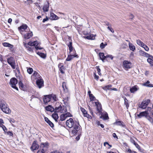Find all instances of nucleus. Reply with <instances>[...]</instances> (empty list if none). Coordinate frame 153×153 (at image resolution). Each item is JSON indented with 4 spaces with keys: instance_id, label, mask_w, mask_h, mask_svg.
Here are the masks:
<instances>
[{
    "instance_id": "obj_1",
    "label": "nucleus",
    "mask_w": 153,
    "mask_h": 153,
    "mask_svg": "<svg viewBox=\"0 0 153 153\" xmlns=\"http://www.w3.org/2000/svg\"><path fill=\"white\" fill-rule=\"evenodd\" d=\"M24 43L25 46L27 50L31 52H33V48L29 46H35V48L37 50H41L43 49L42 48L40 47L37 41H34L33 42H29L27 44Z\"/></svg>"
},
{
    "instance_id": "obj_2",
    "label": "nucleus",
    "mask_w": 153,
    "mask_h": 153,
    "mask_svg": "<svg viewBox=\"0 0 153 153\" xmlns=\"http://www.w3.org/2000/svg\"><path fill=\"white\" fill-rule=\"evenodd\" d=\"M0 108L2 111L6 114H9L11 110L9 108L7 104L5 102H1L0 104Z\"/></svg>"
},
{
    "instance_id": "obj_3",
    "label": "nucleus",
    "mask_w": 153,
    "mask_h": 153,
    "mask_svg": "<svg viewBox=\"0 0 153 153\" xmlns=\"http://www.w3.org/2000/svg\"><path fill=\"white\" fill-rule=\"evenodd\" d=\"M49 147V144L48 143H42L40 146V149H39L37 153H45Z\"/></svg>"
},
{
    "instance_id": "obj_4",
    "label": "nucleus",
    "mask_w": 153,
    "mask_h": 153,
    "mask_svg": "<svg viewBox=\"0 0 153 153\" xmlns=\"http://www.w3.org/2000/svg\"><path fill=\"white\" fill-rule=\"evenodd\" d=\"M152 110V108L148 107L146 108L145 111L140 113L139 114H137V116L140 118H141L143 117H145L146 118L147 115L150 114Z\"/></svg>"
},
{
    "instance_id": "obj_5",
    "label": "nucleus",
    "mask_w": 153,
    "mask_h": 153,
    "mask_svg": "<svg viewBox=\"0 0 153 153\" xmlns=\"http://www.w3.org/2000/svg\"><path fill=\"white\" fill-rule=\"evenodd\" d=\"M73 127V129L72 130V132L74 135L76 134L78 131H79L81 128V126L79 124L78 121H75L74 125Z\"/></svg>"
},
{
    "instance_id": "obj_6",
    "label": "nucleus",
    "mask_w": 153,
    "mask_h": 153,
    "mask_svg": "<svg viewBox=\"0 0 153 153\" xmlns=\"http://www.w3.org/2000/svg\"><path fill=\"white\" fill-rule=\"evenodd\" d=\"M55 112L60 113H64L67 111L66 108L64 106H62L60 105L58 107L55 108Z\"/></svg>"
},
{
    "instance_id": "obj_7",
    "label": "nucleus",
    "mask_w": 153,
    "mask_h": 153,
    "mask_svg": "<svg viewBox=\"0 0 153 153\" xmlns=\"http://www.w3.org/2000/svg\"><path fill=\"white\" fill-rule=\"evenodd\" d=\"M18 82L17 80L15 78H12L10 79V84L13 88L18 90V88L16 86V85Z\"/></svg>"
},
{
    "instance_id": "obj_8",
    "label": "nucleus",
    "mask_w": 153,
    "mask_h": 153,
    "mask_svg": "<svg viewBox=\"0 0 153 153\" xmlns=\"http://www.w3.org/2000/svg\"><path fill=\"white\" fill-rule=\"evenodd\" d=\"M42 77L36 71H35L31 76V79L33 81H37Z\"/></svg>"
},
{
    "instance_id": "obj_9",
    "label": "nucleus",
    "mask_w": 153,
    "mask_h": 153,
    "mask_svg": "<svg viewBox=\"0 0 153 153\" xmlns=\"http://www.w3.org/2000/svg\"><path fill=\"white\" fill-rule=\"evenodd\" d=\"M75 121H74L73 119L72 118H70V119L67 120L66 123V126L69 128H71L74 125Z\"/></svg>"
},
{
    "instance_id": "obj_10",
    "label": "nucleus",
    "mask_w": 153,
    "mask_h": 153,
    "mask_svg": "<svg viewBox=\"0 0 153 153\" xmlns=\"http://www.w3.org/2000/svg\"><path fill=\"white\" fill-rule=\"evenodd\" d=\"M150 102V100L149 99H147L143 101L139 105V108L143 109L146 108Z\"/></svg>"
},
{
    "instance_id": "obj_11",
    "label": "nucleus",
    "mask_w": 153,
    "mask_h": 153,
    "mask_svg": "<svg viewBox=\"0 0 153 153\" xmlns=\"http://www.w3.org/2000/svg\"><path fill=\"white\" fill-rule=\"evenodd\" d=\"M7 61L8 63L10 65L13 69H15V63L13 58L12 57H10L7 59Z\"/></svg>"
},
{
    "instance_id": "obj_12",
    "label": "nucleus",
    "mask_w": 153,
    "mask_h": 153,
    "mask_svg": "<svg viewBox=\"0 0 153 153\" xmlns=\"http://www.w3.org/2000/svg\"><path fill=\"white\" fill-rule=\"evenodd\" d=\"M95 103L96 106V108L97 111V113H101L102 109L101 104L98 102H95Z\"/></svg>"
},
{
    "instance_id": "obj_13",
    "label": "nucleus",
    "mask_w": 153,
    "mask_h": 153,
    "mask_svg": "<svg viewBox=\"0 0 153 153\" xmlns=\"http://www.w3.org/2000/svg\"><path fill=\"white\" fill-rule=\"evenodd\" d=\"M123 67L125 68L129 69L131 65V62L127 60H125L123 62Z\"/></svg>"
},
{
    "instance_id": "obj_14",
    "label": "nucleus",
    "mask_w": 153,
    "mask_h": 153,
    "mask_svg": "<svg viewBox=\"0 0 153 153\" xmlns=\"http://www.w3.org/2000/svg\"><path fill=\"white\" fill-rule=\"evenodd\" d=\"M36 82V85L39 88H40L44 86V81L42 78Z\"/></svg>"
},
{
    "instance_id": "obj_15",
    "label": "nucleus",
    "mask_w": 153,
    "mask_h": 153,
    "mask_svg": "<svg viewBox=\"0 0 153 153\" xmlns=\"http://www.w3.org/2000/svg\"><path fill=\"white\" fill-rule=\"evenodd\" d=\"M33 35L32 32L29 31L27 33H24L23 34L24 38L25 39H30Z\"/></svg>"
},
{
    "instance_id": "obj_16",
    "label": "nucleus",
    "mask_w": 153,
    "mask_h": 153,
    "mask_svg": "<svg viewBox=\"0 0 153 153\" xmlns=\"http://www.w3.org/2000/svg\"><path fill=\"white\" fill-rule=\"evenodd\" d=\"M146 119L151 123H153V113L151 111L148 115H147Z\"/></svg>"
},
{
    "instance_id": "obj_17",
    "label": "nucleus",
    "mask_w": 153,
    "mask_h": 153,
    "mask_svg": "<svg viewBox=\"0 0 153 153\" xmlns=\"http://www.w3.org/2000/svg\"><path fill=\"white\" fill-rule=\"evenodd\" d=\"M63 97L62 101L64 103L65 105L67 106L68 105V100L69 97L68 95H67V96H65L64 95H63Z\"/></svg>"
},
{
    "instance_id": "obj_18",
    "label": "nucleus",
    "mask_w": 153,
    "mask_h": 153,
    "mask_svg": "<svg viewBox=\"0 0 153 153\" xmlns=\"http://www.w3.org/2000/svg\"><path fill=\"white\" fill-rule=\"evenodd\" d=\"M74 57H78V56L76 54H73L71 53L70 55H68L67 58L66 59V60L67 61H71Z\"/></svg>"
},
{
    "instance_id": "obj_19",
    "label": "nucleus",
    "mask_w": 153,
    "mask_h": 153,
    "mask_svg": "<svg viewBox=\"0 0 153 153\" xmlns=\"http://www.w3.org/2000/svg\"><path fill=\"white\" fill-rule=\"evenodd\" d=\"M139 89V88L137 85H135L130 89V91L131 93H134Z\"/></svg>"
},
{
    "instance_id": "obj_20",
    "label": "nucleus",
    "mask_w": 153,
    "mask_h": 153,
    "mask_svg": "<svg viewBox=\"0 0 153 153\" xmlns=\"http://www.w3.org/2000/svg\"><path fill=\"white\" fill-rule=\"evenodd\" d=\"M50 19L53 20H56L59 19V17L52 12H50Z\"/></svg>"
},
{
    "instance_id": "obj_21",
    "label": "nucleus",
    "mask_w": 153,
    "mask_h": 153,
    "mask_svg": "<svg viewBox=\"0 0 153 153\" xmlns=\"http://www.w3.org/2000/svg\"><path fill=\"white\" fill-rule=\"evenodd\" d=\"M39 148L38 145L36 144L35 141H34L31 147V149L33 151Z\"/></svg>"
},
{
    "instance_id": "obj_22",
    "label": "nucleus",
    "mask_w": 153,
    "mask_h": 153,
    "mask_svg": "<svg viewBox=\"0 0 153 153\" xmlns=\"http://www.w3.org/2000/svg\"><path fill=\"white\" fill-rule=\"evenodd\" d=\"M49 3L48 1H47V4H45L43 7V10L45 12H47L49 10Z\"/></svg>"
},
{
    "instance_id": "obj_23",
    "label": "nucleus",
    "mask_w": 153,
    "mask_h": 153,
    "mask_svg": "<svg viewBox=\"0 0 153 153\" xmlns=\"http://www.w3.org/2000/svg\"><path fill=\"white\" fill-rule=\"evenodd\" d=\"M51 100L50 95H46L45 96L44 98V102L45 104L50 102Z\"/></svg>"
},
{
    "instance_id": "obj_24",
    "label": "nucleus",
    "mask_w": 153,
    "mask_h": 153,
    "mask_svg": "<svg viewBox=\"0 0 153 153\" xmlns=\"http://www.w3.org/2000/svg\"><path fill=\"white\" fill-rule=\"evenodd\" d=\"M114 125H116L117 126H122L123 127H125V125L124 123L122 121H116L115 123H114Z\"/></svg>"
},
{
    "instance_id": "obj_25",
    "label": "nucleus",
    "mask_w": 153,
    "mask_h": 153,
    "mask_svg": "<svg viewBox=\"0 0 153 153\" xmlns=\"http://www.w3.org/2000/svg\"><path fill=\"white\" fill-rule=\"evenodd\" d=\"M27 26L26 24H23L20 27L18 28V29L20 30L21 32H23L24 30L25 32H26L25 30L27 29Z\"/></svg>"
},
{
    "instance_id": "obj_26",
    "label": "nucleus",
    "mask_w": 153,
    "mask_h": 153,
    "mask_svg": "<svg viewBox=\"0 0 153 153\" xmlns=\"http://www.w3.org/2000/svg\"><path fill=\"white\" fill-rule=\"evenodd\" d=\"M62 65V63H60L58 65V66L60 72L62 74H64L65 73L64 71L65 68Z\"/></svg>"
},
{
    "instance_id": "obj_27",
    "label": "nucleus",
    "mask_w": 153,
    "mask_h": 153,
    "mask_svg": "<svg viewBox=\"0 0 153 153\" xmlns=\"http://www.w3.org/2000/svg\"><path fill=\"white\" fill-rule=\"evenodd\" d=\"M45 109L47 111L53 112L55 110V109L52 107L51 105H49L45 107Z\"/></svg>"
},
{
    "instance_id": "obj_28",
    "label": "nucleus",
    "mask_w": 153,
    "mask_h": 153,
    "mask_svg": "<svg viewBox=\"0 0 153 153\" xmlns=\"http://www.w3.org/2000/svg\"><path fill=\"white\" fill-rule=\"evenodd\" d=\"M45 120L51 127L53 128L54 127L53 124L49 120L48 118L45 117Z\"/></svg>"
},
{
    "instance_id": "obj_29",
    "label": "nucleus",
    "mask_w": 153,
    "mask_h": 153,
    "mask_svg": "<svg viewBox=\"0 0 153 153\" xmlns=\"http://www.w3.org/2000/svg\"><path fill=\"white\" fill-rule=\"evenodd\" d=\"M147 61L149 63L151 66L153 67V56L149 57L147 59Z\"/></svg>"
},
{
    "instance_id": "obj_30",
    "label": "nucleus",
    "mask_w": 153,
    "mask_h": 153,
    "mask_svg": "<svg viewBox=\"0 0 153 153\" xmlns=\"http://www.w3.org/2000/svg\"><path fill=\"white\" fill-rule=\"evenodd\" d=\"M100 59L102 60L103 62H104V60L106 58L105 56L104 55V54L103 53H99Z\"/></svg>"
},
{
    "instance_id": "obj_31",
    "label": "nucleus",
    "mask_w": 153,
    "mask_h": 153,
    "mask_svg": "<svg viewBox=\"0 0 153 153\" xmlns=\"http://www.w3.org/2000/svg\"><path fill=\"white\" fill-rule=\"evenodd\" d=\"M101 118H102L103 120H106L109 119L108 114L106 112H104L101 116Z\"/></svg>"
},
{
    "instance_id": "obj_32",
    "label": "nucleus",
    "mask_w": 153,
    "mask_h": 153,
    "mask_svg": "<svg viewBox=\"0 0 153 153\" xmlns=\"http://www.w3.org/2000/svg\"><path fill=\"white\" fill-rule=\"evenodd\" d=\"M143 86L147 87H153V84L151 83H150V82L148 80L146 82L143 83Z\"/></svg>"
},
{
    "instance_id": "obj_33",
    "label": "nucleus",
    "mask_w": 153,
    "mask_h": 153,
    "mask_svg": "<svg viewBox=\"0 0 153 153\" xmlns=\"http://www.w3.org/2000/svg\"><path fill=\"white\" fill-rule=\"evenodd\" d=\"M129 47L130 50L133 51H134L135 49V46L132 43L129 42Z\"/></svg>"
},
{
    "instance_id": "obj_34",
    "label": "nucleus",
    "mask_w": 153,
    "mask_h": 153,
    "mask_svg": "<svg viewBox=\"0 0 153 153\" xmlns=\"http://www.w3.org/2000/svg\"><path fill=\"white\" fill-rule=\"evenodd\" d=\"M50 96L51 99H52L53 100L55 101H56L58 100V99L57 97H56V95L52 94H50Z\"/></svg>"
},
{
    "instance_id": "obj_35",
    "label": "nucleus",
    "mask_w": 153,
    "mask_h": 153,
    "mask_svg": "<svg viewBox=\"0 0 153 153\" xmlns=\"http://www.w3.org/2000/svg\"><path fill=\"white\" fill-rule=\"evenodd\" d=\"M95 35L93 34H91L85 37V38L88 39L93 40L94 39Z\"/></svg>"
},
{
    "instance_id": "obj_36",
    "label": "nucleus",
    "mask_w": 153,
    "mask_h": 153,
    "mask_svg": "<svg viewBox=\"0 0 153 153\" xmlns=\"http://www.w3.org/2000/svg\"><path fill=\"white\" fill-rule=\"evenodd\" d=\"M52 117L56 121L58 118V114L56 113H53L52 114Z\"/></svg>"
},
{
    "instance_id": "obj_37",
    "label": "nucleus",
    "mask_w": 153,
    "mask_h": 153,
    "mask_svg": "<svg viewBox=\"0 0 153 153\" xmlns=\"http://www.w3.org/2000/svg\"><path fill=\"white\" fill-rule=\"evenodd\" d=\"M124 104L126 105L127 108L128 109L129 106V104L128 102V101L126 97L124 98Z\"/></svg>"
},
{
    "instance_id": "obj_38",
    "label": "nucleus",
    "mask_w": 153,
    "mask_h": 153,
    "mask_svg": "<svg viewBox=\"0 0 153 153\" xmlns=\"http://www.w3.org/2000/svg\"><path fill=\"white\" fill-rule=\"evenodd\" d=\"M136 42L137 45L141 47L144 44V43L139 39L137 40Z\"/></svg>"
},
{
    "instance_id": "obj_39",
    "label": "nucleus",
    "mask_w": 153,
    "mask_h": 153,
    "mask_svg": "<svg viewBox=\"0 0 153 153\" xmlns=\"http://www.w3.org/2000/svg\"><path fill=\"white\" fill-rule=\"evenodd\" d=\"M3 46L4 47H8L11 48H12L13 47V45L7 43V42H4V43L3 44Z\"/></svg>"
},
{
    "instance_id": "obj_40",
    "label": "nucleus",
    "mask_w": 153,
    "mask_h": 153,
    "mask_svg": "<svg viewBox=\"0 0 153 153\" xmlns=\"http://www.w3.org/2000/svg\"><path fill=\"white\" fill-rule=\"evenodd\" d=\"M36 53L41 57L42 58H45L46 57V55L44 53L39 52H36Z\"/></svg>"
},
{
    "instance_id": "obj_41",
    "label": "nucleus",
    "mask_w": 153,
    "mask_h": 153,
    "mask_svg": "<svg viewBox=\"0 0 153 153\" xmlns=\"http://www.w3.org/2000/svg\"><path fill=\"white\" fill-rule=\"evenodd\" d=\"M0 126L1 127L4 132L5 133H6L7 131V129L6 127L3 124H0Z\"/></svg>"
},
{
    "instance_id": "obj_42",
    "label": "nucleus",
    "mask_w": 153,
    "mask_h": 153,
    "mask_svg": "<svg viewBox=\"0 0 153 153\" xmlns=\"http://www.w3.org/2000/svg\"><path fill=\"white\" fill-rule=\"evenodd\" d=\"M27 68V71L29 74H31L33 71V69L32 68Z\"/></svg>"
},
{
    "instance_id": "obj_43",
    "label": "nucleus",
    "mask_w": 153,
    "mask_h": 153,
    "mask_svg": "<svg viewBox=\"0 0 153 153\" xmlns=\"http://www.w3.org/2000/svg\"><path fill=\"white\" fill-rule=\"evenodd\" d=\"M62 87L63 89L65 90H66V91H67V88L66 86V83L65 82H63L62 83Z\"/></svg>"
},
{
    "instance_id": "obj_44",
    "label": "nucleus",
    "mask_w": 153,
    "mask_h": 153,
    "mask_svg": "<svg viewBox=\"0 0 153 153\" xmlns=\"http://www.w3.org/2000/svg\"><path fill=\"white\" fill-rule=\"evenodd\" d=\"M60 117V120L61 121L65 120L66 118L65 116V115L63 114H62L61 115Z\"/></svg>"
},
{
    "instance_id": "obj_45",
    "label": "nucleus",
    "mask_w": 153,
    "mask_h": 153,
    "mask_svg": "<svg viewBox=\"0 0 153 153\" xmlns=\"http://www.w3.org/2000/svg\"><path fill=\"white\" fill-rule=\"evenodd\" d=\"M90 100L94 101L95 100V97L92 94H90L89 96Z\"/></svg>"
},
{
    "instance_id": "obj_46",
    "label": "nucleus",
    "mask_w": 153,
    "mask_h": 153,
    "mask_svg": "<svg viewBox=\"0 0 153 153\" xmlns=\"http://www.w3.org/2000/svg\"><path fill=\"white\" fill-rule=\"evenodd\" d=\"M111 87L110 85H108L103 87V88L104 90L107 91L110 89V88Z\"/></svg>"
},
{
    "instance_id": "obj_47",
    "label": "nucleus",
    "mask_w": 153,
    "mask_h": 153,
    "mask_svg": "<svg viewBox=\"0 0 153 153\" xmlns=\"http://www.w3.org/2000/svg\"><path fill=\"white\" fill-rule=\"evenodd\" d=\"M142 47H143L145 50L147 51H148L149 50V47L145 44L143 45Z\"/></svg>"
},
{
    "instance_id": "obj_48",
    "label": "nucleus",
    "mask_w": 153,
    "mask_h": 153,
    "mask_svg": "<svg viewBox=\"0 0 153 153\" xmlns=\"http://www.w3.org/2000/svg\"><path fill=\"white\" fill-rule=\"evenodd\" d=\"M69 50H70V53L71 54H74L73 53H74L75 52V50L74 49L73 47L70 48H69Z\"/></svg>"
},
{
    "instance_id": "obj_49",
    "label": "nucleus",
    "mask_w": 153,
    "mask_h": 153,
    "mask_svg": "<svg viewBox=\"0 0 153 153\" xmlns=\"http://www.w3.org/2000/svg\"><path fill=\"white\" fill-rule=\"evenodd\" d=\"M84 115L85 117H86L90 119H91L92 117L91 116H90V115L88 114L87 112H86V114H84Z\"/></svg>"
},
{
    "instance_id": "obj_50",
    "label": "nucleus",
    "mask_w": 153,
    "mask_h": 153,
    "mask_svg": "<svg viewBox=\"0 0 153 153\" xmlns=\"http://www.w3.org/2000/svg\"><path fill=\"white\" fill-rule=\"evenodd\" d=\"M106 45V44H104L103 42H102L100 44V47L102 48H104Z\"/></svg>"
},
{
    "instance_id": "obj_51",
    "label": "nucleus",
    "mask_w": 153,
    "mask_h": 153,
    "mask_svg": "<svg viewBox=\"0 0 153 153\" xmlns=\"http://www.w3.org/2000/svg\"><path fill=\"white\" fill-rule=\"evenodd\" d=\"M106 58H110L112 60L113 59V57L111 55H105Z\"/></svg>"
},
{
    "instance_id": "obj_52",
    "label": "nucleus",
    "mask_w": 153,
    "mask_h": 153,
    "mask_svg": "<svg viewBox=\"0 0 153 153\" xmlns=\"http://www.w3.org/2000/svg\"><path fill=\"white\" fill-rule=\"evenodd\" d=\"M96 68L97 70V72L99 75H100L101 74L100 73V69L99 68V66H96Z\"/></svg>"
},
{
    "instance_id": "obj_53",
    "label": "nucleus",
    "mask_w": 153,
    "mask_h": 153,
    "mask_svg": "<svg viewBox=\"0 0 153 153\" xmlns=\"http://www.w3.org/2000/svg\"><path fill=\"white\" fill-rule=\"evenodd\" d=\"M80 110L83 113V114H85L86 113V112H87V111L85 110V109H84L83 108H80Z\"/></svg>"
},
{
    "instance_id": "obj_54",
    "label": "nucleus",
    "mask_w": 153,
    "mask_h": 153,
    "mask_svg": "<svg viewBox=\"0 0 153 153\" xmlns=\"http://www.w3.org/2000/svg\"><path fill=\"white\" fill-rule=\"evenodd\" d=\"M152 56L151 55H150L149 53H146L145 54L144 56L146 57H151V56Z\"/></svg>"
},
{
    "instance_id": "obj_55",
    "label": "nucleus",
    "mask_w": 153,
    "mask_h": 153,
    "mask_svg": "<svg viewBox=\"0 0 153 153\" xmlns=\"http://www.w3.org/2000/svg\"><path fill=\"white\" fill-rule=\"evenodd\" d=\"M139 52H140V53L141 55L143 56H144L145 55V54L146 53L144 51H142V50L140 51Z\"/></svg>"
},
{
    "instance_id": "obj_56",
    "label": "nucleus",
    "mask_w": 153,
    "mask_h": 153,
    "mask_svg": "<svg viewBox=\"0 0 153 153\" xmlns=\"http://www.w3.org/2000/svg\"><path fill=\"white\" fill-rule=\"evenodd\" d=\"M6 133L10 136H12L13 135V133L11 131H9L7 132H6Z\"/></svg>"
},
{
    "instance_id": "obj_57",
    "label": "nucleus",
    "mask_w": 153,
    "mask_h": 153,
    "mask_svg": "<svg viewBox=\"0 0 153 153\" xmlns=\"http://www.w3.org/2000/svg\"><path fill=\"white\" fill-rule=\"evenodd\" d=\"M68 47L69 48H70L73 47H72V42H70L69 44H68Z\"/></svg>"
},
{
    "instance_id": "obj_58",
    "label": "nucleus",
    "mask_w": 153,
    "mask_h": 153,
    "mask_svg": "<svg viewBox=\"0 0 153 153\" xmlns=\"http://www.w3.org/2000/svg\"><path fill=\"white\" fill-rule=\"evenodd\" d=\"M108 29L112 33H114V30L112 28H111V27H110L109 26H108L107 27Z\"/></svg>"
},
{
    "instance_id": "obj_59",
    "label": "nucleus",
    "mask_w": 153,
    "mask_h": 153,
    "mask_svg": "<svg viewBox=\"0 0 153 153\" xmlns=\"http://www.w3.org/2000/svg\"><path fill=\"white\" fill-rule=\"evenodd\" d=\"M134 145L138 149H140V146L138 145V144L137 143H136Z\"/></svg>"
},
{
    "instance_id": "obj_60",
    "label": "nucleus",
    "mask_w": 153,
    "mask_h": 153,
    "mask_svg": "<svg viewBox=\"0 0 153 153\" xmlns=\"http://www.w3.org/2000/svg\"><path fill=\"white\" fill-rule=\"evenodd\" d=\"M21 89L22 90L25 91L26 89V86L25 85H23V86L21 88Z\"/></svg>"
},
{
    "instance_id": "obj_61",
    "label": "nucleus",
    "mask_w": 153,
    "mask_h": 153,
    "mask_svg": "<svg viewBox=\"0 0 153 153\" xmlns=\"http://www.w3.org/2000/svg\"><path fill=\"white\" fill-rule=\"evenodd\" d=\"M19 87L20 88H21L24 85L21 82H20L19 83Z\"/></svg>"
},
{
    "instance_id": "obj_62",
    "label": "nucleus",
    "mask_w": 153,
    "mask_h": 153,
    "mask_svg": "<svg viewBox=\"0 0 153 153\" xmlns=\"http://www.w3.org/2000/svg\"><path fill=\"white\" fill-rule=\"evenodd\" d=\"M48 20V18L47 17H46V18L45 19H44L43 20V22H45L46 21H47Z\"/></svg>"
},
{
    "instance_id": "obj_63",
    "label": "nucleus",
    "mask_w": 153,
    "mask_h": 153,
    "mask_svg": "<svg viewBox=\"0 0 153 153\" xmlns=\"http://www.w3.org/2000/svg\"><path fill=\"white\" fill-rule=\"evenodd\" d=\"M112 136L114 138H116L118 139L115 133H113L112 134Z\"/></svg>"
},
{
    "instance_id": "obj_64",
    "label": "nucleus",
    "mask_w": 153,
    "mask_h": 153,
    "mask_svg": "<svg viewBox=\"0 0 153 153\" xmlns=\"http://www.w3.org/2000/svg\"><path fill=\"white\" fill-rule=\"evenodd\" d=\"M94 75L95 79H98L99 78V76H98L95 73H94Z\"/></svg>"
}]
</instances>
